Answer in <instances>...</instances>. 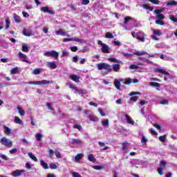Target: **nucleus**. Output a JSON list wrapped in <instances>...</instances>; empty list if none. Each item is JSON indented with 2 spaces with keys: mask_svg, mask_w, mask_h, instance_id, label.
Listing matches in <instances>:
<instances>
[{
  "mask_svg": "<svg viewBox=\"0 0 177 177\" xmlns=\"http://www.w3.org/2000/svg\"><path fill=\"white\" fill-rule=\"evenodd\" d=\"M0 143L3 146H5L6 147H8V148L12 147V146H13V142L11 141L10 139L6 138V137H3L0 140Z\"/></svg>",
  "mask_w": 177,
  "mask_h": 177,
  "instance_id": "7ed1b4c3",
  "label": "nucleus"
},
{
  "mask_svg": "<svg viewBox=\"0 0 177 177\" xmlns=\"http://www.w3.org/2000/svg\"><path fill=\"white\" fill-rule=\"evenodd\" d=\"M35 138H36V140H41V138H42V134L39 133H37L35 136Z\"/></svg>",
  "mask_w": 177,
  "mask_h": 177,
  "instance_id": "603ef678",
  "label": "nucleus"
},
{
  "mask_svg": "<svg viewBox=\"0 0 177 177\" xmlns=\"http://www.w3.org/2000/svg\"><path fill=\"white\" fill-rule=\"evenodd\" d=\"M21 50L22 52H26V53L30 52V48H28V45H27V44L26 43H23Z\"/></svg>",
  "mask_w": 177,
  "mask_h": 177,
  "instance_id": "412c9836",
  "label": "nucleus"
},
{
  "mask_svg": "<svg viewBox=\"0 0 177 177\" xmlns=\"http://www.w3.org/2000/svg\"><path fill=\"white\" fill-rule=\"evenodd\" d=\"M151 86H156V88H160L161 85L159 83L152 82L150 83Z\"/></svg>",
  "mask_w": 177,
  "mask_h": 177,
  "instance_id": "79ce46f5",
  "label": "nucleus"
},
{
  "mask_svg": "<svg viewBox=\"0 0 177 177\" xmlns=\"http://www.w3.org/2000/svg\"><path fill=\"white\" fill-rule=\"evenodd\" d=\"M87 158L88 161H91V162H96V158L95 156H93V154L90 153L88 155Z\"/></svg>",
  "mask_w": 177,
  "mask_h": 177,
  "instance_id": "5701e85b",
  "label": "nucleus"
},
{
  "mask_svg": "<svg viewBox=\"0 0 177 177\" xmlns=\"http://www.w3.org/2000/svg\"><path fill=\"white\" fill-rule=\"evenodd\" d=\"M50 168L51 169H57V165H56V164H55V163H51L50 165Z\"/></svg>",
  "mask_w": 177,
  "mask_h": 177,
  "instance_id": "4d7b16f0",
  "label": "nucleus"
},
{
  "mask_svg": "<svg viewBox=\"0 0 177 177\" xmlns=\"http://www.w3.org/2000/svg\"><path fill=\"white\" fill-rule=\"evenodd\" d=\"M147 142H149V140L147 139L146 136H143L141 138V143L142 145H147Z\"/></svg>",
  "mask_w": 177,
  "mask_h": 177,
  "instance_id": "e433bc0d",
  "label": "nucleus"
},
{
  "mask_svg": "<svg viewBox=\"0 0 177 177\" xmlns=\"http://www.w3.org/2000/svg\"><path fill=\"white\" fill-rule=\"evenodd\" d=\"M114 85L116 88V89H118V91H120L121 90V82H119L118 80H115V82H114Z\"/></svg>",
  "mask_w": 177,
  "mask_h": 177,
  "instance_id": "4be33fe9",
  "label": "nucleus"
},
{
  "mask_svg": "<svg viewBox=\"0 0 177 177\" xmlns=\"http://www.w3.org/2000/svg\"><path fill=\"white\" fill-rule=\"evenodd\" d=\"M72 143L73 145H81L82 143V140H81L80 139L73 138L72 139Z\"/></svg>",
  "mask_w": 177,
  "mask_h": 177,
  "instance_id": "bb28decb",
  "label": "nucleus"
},
{
  "mask_svg": "<svg viewBox=\"0 0 177 177\" xmlns=\"http://www.w3.org/2000/svg\"><path fill=\"white\" fill-rule=\"evenodd\" d=\"M68 85L69 86V88L71 89H74L75 91H77V90L78 89V88H77V86H75L74 84H71V83H68Z\"/></svg>",
  "mask_w": 177,
  "mask_h": 177,
  "instance_id": "3c124183",
  "label": "nucleus"
},
{
  "mask_svg": "<svg viewBox=\"0 0 177 177\" xmlns=\"http://www.w3.org/2000/svg\"><path fill=\"white\" fill-rule=\"evenodd\" d=\"M124 84L125 85H129V84H132V80L131 78H129L126 81H124Z\"/></svg>",
  "mask_w": 177,
  "mask_h": 177,
  "instance_id": "864d4df0",
  "label": "nucleus"
},
{
  "mask_svg": "<svg viewBox=\"0 0 177 177\" xmlns=\"http://www.w3.org/2000/svg\"><path fill=\"white\" fill-rule=\"evenodd\" d=\"M152 31L153 35L151 36V38L154 39V41H158L160 39L157 37H160L162 35V33H161V30L153 29Z\"/></svg>",
  "mask_w": 177,
  "mask_h": 177,
  "instance_id": "0eeeda50",
  "label": "nucleus"
},
{
  "mask_svg": "<svg viewBox=\"0 0 177 177\" xmlns=\"http://www.w3.org/2000/svg\"><path fill=\"white\" fill-rule=\"evenodd\" d=\"M156 15V17L158 19V20H162L164 19H165V17L164 16V15L160 13V12H157V11H154Z\"/></svg>",
  "mask_w": 177,
  "mask_h": 177,
  "instance_id": "b1692460",
  "label": "nucleus"
},
{
  "mask_svg": "<svg viewBox=\"0 0 177 177\" xmlns=\"http://www.w3.org/2000/svg\"><path fill=\"white\" fill-rule=\"evenodd\" d=\"M125 118H126L127 124H130V125H135V121L132 120L130 115H125Z\"/></svg>",
  "mask_w": 177,
  "mask_h": 177,
  "instance_id": "aec40b11",
  "label": "nucleus"
},
{
  "mask_svg": "<svg viewBox=\"0 0 177 177\" xmlns=\"http://www.w3.org/2000/svg\"><path fill=\"white\" fill-rule=\"evenodd\" d=\"M23 35L26 37H31V35H32V33L30 32V31L27 30V29H24Z\"/></svg>",
  "mask_w": 177,
  "mask_h": 177,
  "instance_id": "c756f323",
  "label": "nucleus"
},
{
  "mask_svg": "<svg viewBox=\"0 0 177 177\" xmlns=\"http://www.w3.org/2000/svg\"><path fill=\"white\" fill-rule=\"evenodd\" d=\"M29 85H48L49 84H53V81H48V80H41L36 82H29Z\"/></svg>",
  "mask_w": 177,
  "mask_h": 177,
  "instance_id": "39448f33",
  "label": "nucleus"
},
{
  "mask_svg": "<svg viewBox=\"0 0 177 177\" xmlns=\"http://www.w3.org/2000/svg\"><path fill=\"white\" fill-rule=\"evenodd\" d=\"M142 8H143V9H148L151 12L153 11V7H150V6H147V4H142Z\"/></svg>",
  "mask_w": 177,
  "mask_h": 177,
  "instance_id": "58836bf2",
  "label": "nucleus"
},
{
  "mask_svg": "<svg viewBox=\"0 0 177 177\" xmlns=\"http://www.w3.org/2000/svg\"><path fill=\"white\" fill-rule=\"evenodd\" d=\"M18 73H19V68L18 67L13 68L10 71L11 75H13V74H17Z\"/></svg>",
  "mask_w": 177,
  "mask_h": 177,
  "instance_id": "473e14b6",
  "label": "nucleus"
},
{
  "mask_svg": "<svg viewBox=\"0 0 177 177\" xmlns=\"http://www.w3.org/2000/svg\"><path fill=\"white\" fill-rule=\"evenodd\" d=\"M169 19L170 20H171V21H174V23H177V18H175V16L169 15Z\"/></svg>",
  "mask_w": 177,
  "mask_h": 177,
  "instance_id": "5fc2aeb1",
  "label": "nucleus"
},
{
  "mask_svg": "<svg viewBox=\"0 0 177 177\" xmlns=\"http://www.w3.org/2000/svg\"><path fill=\"white\" fill-rule=\"evenodd\" d=\"M133 21V18L131 17H126L124 18V24H127V23H129V21Z\"/></svg>",
  "mask_w": 177,
  "mask_h": 177,
  "instance_id": "7c9ffc66",
  "label": "nucleus"
},
{
  "mask_svg": "<svg viewBox=\"0 0 177 177\" xmlns=\"http://www.w3.org/2000/svg\"><path fill=\"white\" fill-rule=\"evenodd\" d=\"M76 92L79 93V95H81L82 97H85V96H88V94L86 93V91L82 90V89H78L76 90Z\"/></svg>",
  "mask_w": 177,
  "mask_h": 177,
  "instance_id": "a211bd4d",
  "label": "nucleus"
},
{
  "mask_svg": "<svg viewBox=\"0 0 177 177\" xmlns=\"http://www.w3.org/2000/svg\"><path fill=\"white\" fill-rule=\"evenodd\" d=\"M14 122H15V124H19V125H24V122H23V120H21V119L17 116L15 117Z\"/></svg>",
  "mask_w": 177,
  "mask_h": 177,
  "instance_id": "f3484780",
  "label": "nucleus"
},
{
  "mask_svg": "<svg viewBox=\"0 0 177 177\" xmlns=\"http://www.w3.org/2000/svg\"><path fill=\"white\" fill-rule=\"evenodd\" d=\"M71 50L72 52H77V50H78V47L74 46H72L71 47Z\"/></svg>",
  "mask_w": 177,
  "mask_h": 177,
  "instance_id": "0e129e2a",
  "label": "nucleus"
},
{
  "mask_svg": "<svg viewBox=\"0 0 177 177\" xmlns=\"http://www.w3.org/2000/svg\"><path fill=\"white\" fill-rule=\"evenodd\" d=\"M134 55H136V56H142V55H147V53L145 52V51H136L133 53Z\"/></svg>",
  "mask_w": 177,
  "mask_h": 177,
  "instance_id": "f704fd0d",
  "label": "nucleus"
},
{
  "mask_svg": "<svg viewBox=\"0 0 177 177\" xmlns=\"http://www.w3.org/2000/svg\"><path fill=\"white\" fill-rule=\"evenodd\" d=\"M177 5V1H171L167 3V6H176Z\"/></svg>",
  "mask_w": 177,
  "mask_h": 177,
  "instance_id": "a19ab883",
  "label": "nucleus"
},
{
  "mask_svg": "<svg viewBox=\"0 0 177 177\" xmlns=\"http://www.w3.org/2000/svg\"><path fill=\"white\" fill-rule=\"evenodd\" d=\"M102 124L103 127H109V119L102 120Z\"/></svg>",
  "mask_w": 177,
  "mask_h": 177,
  "instance_id": "49530a36",
  "label": "nucleus"
},
{
  "mask_svg": "<svg viewBox=\"0 0 177 177\" xmlns=\"http://www.w3.org/2000/svg\"><path fill=\"white\" fill-rule=\"evenodd\" d=\"M0 158H2V160H4L5 161H8L9 160V158H8L6 155L2 153H0Z\"/></svg>",
  "mask_w": 177,
  "mask_h": 177,
  "instance_id": "a18cd8bd",
  "label": "nucleus"
},
{
  "mask_svg": "<svg viewBox=\"0 0 177 177\" xmlns=\"http://www.w3.org/2000/svg\"><path fill=\"white\" fill-rule=\"evenodd\" d=\"M131 149V146L129 145V144L128 142H124L122 144V151H124V153H127L128 150Z\"/></svg>",
  "mask_w": 177,
  "mask_h": 177,
  "instance_id": "4468645a",
  "label": "nucleus"
},
{
  "mask_svg": "<svg viewBox=\"0 0 177 177\" xmlns=\"http://www.w3.org/2000/svg\"><path fill=\"white\" fill-rule=\"evenodd\" d=\"M159 104H168V100H162L159 102Z\"/></svg>",
  "mask_w": 177,
  "mask_h": 177,
  "instance_id": "13d9d810",
  "label": "nucleus"
},
{
  "mask_svg": "<svg viewBox=\"0 0 177 177\" xmlns=\"http://www.w3.org/2000/svg\"><path fill=\"white\" fill-rule=\"evenodd\" d=\"M153 73H159L160 74H164V75H165L164 77L165 81H168L169 80H172V78H174V76L171 75V74H169L167 71V69L165 68H155L153 69Z\"/></svg>",
  "mask_w": 177,
  "mask_h": 177,
  "instance_id": "f03ea898",
  "label": "nucleus"
},
{
  "mask_svg": "<svg viewBox=\"0 0 177 177\" xmlns=\"http://www.w3.org/2000/svg\"><path fill=\"white\" fill-rule=\"evenodd\" d=\"M88 118L90 121H93V122H96V121H99V119L92 115L88 116Z\"/></svg>",
  "mask_w": 177,
  "mask_h": 177,
  "instance_id": "c03bdc74",
  "label": "nucleus"
},
{
  "mask_svg": "<svg viewBox=\"0 0 177 177\" xmlns=\"http://www.w3.org/2000/svg\"><path fill=\"white\" fill-rule=\"evenodd\" d=\"M139 99L138 96H133L129 99V103H131V102H136Z\"/></svg>",
  "mask_w": 177,
  "mask_h": 177,
  "instance_id": "ea45409f",
  "label": "nucleus"
},
{
  "mask_svg": "<svg viewBox=\"0 0 177 177\" xmlns=\"http://www.w3.org/2000/svg\"><path fill=\"white\" fill-rule=\"evenodd\" d=\"M16 153H17V149L16 148L10 150V154H16Z\"/></svg>",
  "mask_w": 177,
  "mask_h": 177,
  "instance_id": "e2e57ef3",
  "label": "nucleus"
},
{
  "mask_svg": "<svg viewBox=\"0 0 177 177\" xmlns=\"http://www.w3.org/2000/svg\"><path fill=\"white\" fill-rule=\"evenodd\" d=\"M17 109L18 110V113L19 115L23 116L26 114V112H24V110H23L21 107H20L19 106H17Z\"/></svg>",
  "mask_w": 177,
  "mask_h": 177,
  "instance_id": "c85d7f7f",
  "label": "nucleus"
},
{
  "mask_svg": "<svg viewBox=\"0 0 177 177\" xmlns=\"http://www.w3.org/2000/svg\"><path fill=\"white\" fill-rule=\"evenodd\" d=\"M112 44H114V45H115V46H121L122 44L121 41H118V40H114L112 41Z\"/></svg>",
  "mask_w": 177,
  "mask_h": 177,
  "instance_id": "8fccbe9b",
  "label": "nucleus"
},
{
  "mask_svg": "<svg viewBox=\"0 0 177 177\" xmlns=\"http://www.w3.org/2000/svg\"><path fill=\"white\" fill-rule=\"evenodd\" d=\"M130 70H135L136 68H139V66L135 64H131L129 66Z\"/></svg>",
  "mask_w": 177,
  "mask_h": 177,
  "instance_id": "6e6d98bb",
  "label": "nucleus"
},
{
  "mask_svg": "<svg viewBox=\"0 0 177 177\" xmlns=\"http://www.w3.org/2000/svg\"><path fill=\"white\" fill-rule=\"evenodd\" d=\"M47 66L49 67V68H57V65H56V62H47Z\"/></svg>",
  "mask_w": 177,
  "mask_h": 177,
  "instance_id": "6ab92c4d",
  "label": "nucleus"
},
{
  "mask_svg": "<svg viewBox=\"0 0 177 177\" xmlns=\"http://www.w3.org/2000/svg\"><path fill=\"white\" fill-rule=\"evenodd\" d=\"M10 27V20L6 19V30H8Z\"/></svg>",
  "mask_w": 177,
  "mask_h": 177,
  "instance_id": "de8ad7c7",
  "label": "nucleus"
},
{
  "mask_svg": "<svg viewBox=\"0 0 177 177\" xmlns=\"http://www.w3.org/2000/svg\"><path fill=\"white\" fill-rule=\"evenodd\" d=\"M93 169H97V171H101V169H103V167L102 166H93Z\"/></svg>",
  "mask_w": 177,
  "mask_h": 177,
  "instance_id": "052dcab7",
  "label": "nucleus"
},
{
  "mask_svg": "<svg viewBox=\"0 0 177 177\" xmlns=\"http://www.w3.org/2000/svg\"><path fill=\"white\" fill-rule=\"evenodd\" d=\"M73 128H75V129H78V131H82V126H81V124H75Z\"/></svg>",
  "mask_w": 177,
  "mask_h": 177,
  "instance_id": "09e8293b",
  "label": "nucleus"
},
{
  "mask_svg": "<svg viewBox=\"0 0 177 177\" xmlns=\"http://www.w3.org/2000/svg\"><path fill=\"white\" fill-rule=\"evenodd\" d=\"M18 57H19L21 62H24V63H28V64H30L31 63L30 62V59L27 58V55H26L25 54H23V53L21 52H19Z\"/></svg>",
  "mask_w": 177,
  "mask_h": 177,
  "instance_id": "6e6552de",
  "label": "nucleus"
},
{
  "mask_svg": "<svg viewBox=\"0 0 177 177\" xmlns=\"http://www.w3.org/2000/svg\"><path fill=\"white\" fill-rule=\"evenodd\" d=\"M13 17H14V19H15L16 23H20V21H21V19L20 17L18 16V15H16V14H14V15H13Z\"/></svg>",
  "mask_w": 177,
  "mask_h": 177,
  "instance_id": "c9c22d12",
  "label": "nucleus"
},
{
  "mask_svg": "<svg viewBox=\"0 0 177 177\" xmlns=\"http://www.w3.org/2000/svg\"><path fill=\"white\" fill-rule=\"evenodd\" d=\"M145 32L140 31L137 32L136 39H138V41H140L141 42H145Z\"/></svg>",
  "mask_w": 177,
  "mask_h": 177,
  "instance_id": "1a4fd4ad",
  "label": "nucleus"
},
{
  "mask_svg": "<svg viewBox=\"0 0 177 177\" xmlns=\"http://www.w3.org/2000/svg\"><path fill=\"white\" fill-rule=\"evenodd\" d=\"M73 177H82V176H81V174H80L79 173H77V172H73Z\"/></svg>",
  "mask_w": 177,
  "mask_h": 177,
  "instance_id": "338daca9",
  "label": "nucleus"
},
{
  "mask_svg": "<svg viewBox=\"0 0 177 177\" xmlns=\"http://www.w3.org/2000/svg\"><path fill=\"white\" fill-rule=\"evenodd\" d=\"M83 157L84 153H78L75 158L74 156H73V161H74L75 162H80V161H81V158H82Z\"/></svg>",
  "mask_w": 177,
  "mask_h": 177,
  "instance_id": "ddd939ff",
  "label": "nucleus"
},
{
  "mask_svg": "<svg viewBox=\"0 0 177 177\" xmlns=\"http://www.w3.org/2000/svg\"><path fill=\"white\" fill-rule=\"evenodd\" d=\"M41 12H44V13H49V15H55V11L52 10H49V7H41L40 8Z\"/></svg>",
  "mask_w": 177,
  "mask_h": 177,
  "instance_id": "9d476101",
  "label": "nucleus"
},
{
  "mask_svg": "<svg viewBox=\"0 0 177 177\" xmlns=\"http://www.w3.org/2000/svg\"><path fill=\"white\" fill-rule=\"evenodd\" d=\"M111 68L114 71V73H119L120 70H121V66L119 64H114L112 65Z\"/></svg>",
  "mask_w": 177,
  "mask_h": 177,
  "instance_id": "2eb2a0df",
  "label": "nucleus"
},
{
  "mask_svg": "<svg viewBox=\"0 0 177 177\" xmlns=\"http://www.w3.org/2000/svg\"><path fill=\"white\" fill-rule=\"evenodd\" d=\"M89 2V0H82V5H88Z\"/></svg>",
  "mask_w": 177,
  "mask_h": 177,
  "instance_id": "774afa93",
  "label": "nucleus"
},
{
  "mask_svg": "<svg viewBox=\"0 0 177 177\" xmlns=\"http://www.w3.org/2000/svg\"><path fill=\"white\" fill-rule=\"evenodd\" d=\"M156 24H159L160 26H164V21H160V20H156Z\"/></svg>",
  "mask_w": 177,
  "mask_h": 177,
  "instance_id": "69168bd1",
  "label": "nucleus"
},
{
  "mask_svg": "<svg viewBox=\"0 0 177 177\" xmlns=\"http://www.w3.org/2000/svg\"><path fill=\"white\" fill-rule=\"evenodd\" d=\"M73 41H74L75 42H80V44H82V43L84 42V39H80V38H78V37H74V38H73Z\"/></svg>",
  "mask_w": 177,
  "mask_h": 177,
  "instance_id": "37998d69",
  "label": "nucleus"
},
{
  "mask_svg": "<svg viewBox=\"0 0 177 177\" xmlns=\"http://www.w3.org/2000/svg\"><path fill=\"white\" fill-rule=\"evenodd\" d=\"M97 68L98 70H106L104 72H102L103 75H107L109 73H111L113 71V69L111 68V65L104 63V62H101L100 64H97Z\"/></svg>",
  "mask_w": 177,
  "mask_h": 177,
  "instance_id": "f257e3e1",
  "label": "nucleus"
},
{
  "mask_svg": "<svg viewBox=\"0 0 177 177\" xmlns=\"http://www.w3.org/2000/svg\"><path fill=\"white\" fill-rule=\"evenodd\" d=\"M98 45H101V50L102 53H110L111 48L107 44H104L102 41L99 40L97 42Z\"/></svg>",
  "mask_w": 177,
  "mask_h": 177,
  "instance_id": "423d86ee",
  "label": "nucleus"
},
{
  "mask_svg": "<svg viewBox=\"0 0 177 177\" xmlns=\"http://www.w3.org/2000/svg\"><path fill=\"white\" fill-rule=\"evenodd\" d=\"M44 55L46 56V57H55V60L59 59V53L56 50L46 51L44 53Z\"/></svg>",
  "mask_w": 177,
  "mask_h": 177,
  "instance_id": "20e7f679",
  "label": "nucleus"
},
{
  "mask_svg": "<svg viewBox=\"0 0 177 177\" xmlns=\"http://www.w3.org/2000/svg\"><path fill=\"white\" fill-rule=\"evenodd\" d=\"M165 138H166V136H161L159 137V140L160 142H162L163 143L165 142Z\"/></svg>",
  "mask_w": 177,
  "mask_h": 177,
  "instance_id": "680f3d73",
  "label": "nucleus"
},
{
  "mask_svg": "<svg viewBox=\"0 0 177 177\" xmlns=\"http://www.w3.org/2000/svg\"><path fill=\"white\" fill-rule=\"evenodd\" d=\"M41 73V68H35L32 71V74L33 75H38V74Z\"/></svg>",
  "mask_w": 177,
  "mask_h": 177,
  "instance_id": "2f4dec72",
  "label": "nucleus"
},
{
  "mask_svg": "<svg viewBox=\"0 0 177 177\" xmlns=\"http://www.w3.org/2000/svg\"><path fill=\"white\" fill-rule=\"evenodd\" d=\"M105 38H109L111 39H113V38H114V35H113V33L107 32L105 35Z\"/></svg>",
  "mask_w": 177,
  "mask_h": 177,
  "instance_id": "4c0bfd02",
  "label": "nucleus"
},
{
  "mask_svg": "<svg viewBox=\"0 0 177 177\" xmlns=\"http://www.w3.org/2000/svg\"><path fill=\"white\" fill-rule=\"evenodd\" d=\"M109 62H112V63H121L120 60H118L113 57H110L108 59Z\"/></svg>",
  "mask_w": 177,
  "mask_h": 177,
  "instance_id": "72a5a7b5",
  "label": "nucleus"
},
{
  "mask_svg": "<svg viewBox=\"0 0 177 177\" xmlns=\"http://www.w3.org/2000/svg\"><path fill=\"white\" fill-rule=\"evenodd\" d=\"M40 164L44 169H49V166L48 165V163L45 162L43 160H40Z\"/></svg>",
  "mask_w": 177,
  "mask_h": 177,
  "instance_id": "393cba45",
  "label": "nucleus"
},
{
  "mask_svg": "<svg viewBox=\"0 0 177 177\" xmlns=\"http://www.w3.org/2000/svg\"><path fill=\"white\" fill-rule=\"evenodd\" d=\"M26 170H15L11 173V176L14 177L21 176V174H24Z\"/></svg>",
  "mask_w": 177,
  "mask_h": 177,
  "instance_id": "9b49d317",
  "label": "nucleus"
},
{
  "mask_svg": "<svg viewBox=\"0 0 177 177\" xmlns=\"http://www.w3.org/2000/svg\"><path fill=\"white\" fill-rule=\"evenodd\" d=\"M4 133L6 135H10V133H12V129H10V128L5 126L4 127Z\"/></svg>",
  "mask_w": 177,
  "mask_h": 177,
  "instance_id": "cd10ccee",
  "label": "nucleus"
},
{
  "mask_svg": "<svg viewBox=\"0 0 177 177\" xmlns=\"http://www.w3.org/2000/svg\"><path fill=\"white\" fill-rule=\"evenodd\" d=\"M149 1L153 3V5H158L160 3V1L158 0H149Z\"/></svg>",
  "mask_w": 177,
  "mask_h": 177,
  "instance_id": "bf43d9fd",
  "label": "nucleus"
},
{
  "mask_svg": "<svg viewBox=\"0 0 177 177\" xmlns=\"http://www.w3.org/2000/svg\"><path fill=\"white\" fill-rule=\"evenodd\" d=\"M69 78L74 81L75 82H80V77L77 75H69Z\"/></svg>",
  "mask_w": 177,
  "mask_h": 177,
  "instance_id": "dca6fc26",
  "label": "nucleus"
},
{
  "mask_svg": "<svg viewBox=\"0 0 177 177\" xmlns=\"http://www.w3.org/2000/svg\"><path fill=\"white\" fill-rule=\"evenodd\" d=\"M56 35H62V37H70L67 32L64 31V29H59L58 30L55 31Z\"/></svg>",
  "mask_w": 177,
  "mask_h": 177,
  "instance_id": "f8f14e48",
  "label": "nucleus"
},
{
  "mask_svg": "<svg viewBox=\"0 0 177 177\" xmlns=\"http://www.w3.org/2000/svg\"><path fill=\"white\" fill-rule=\"evenodd\" d=\"M28 156L30 157V158H31V160H33V161H35V162L38 161V159L37 158V157H35V155H34L31 152L28 153Z\"/></svg>",
  "mask_w": 177,
  "mask_h": 177,
  "instance_id": "a878e982",
  "label": "nucleus"
}]
</instances>
